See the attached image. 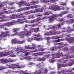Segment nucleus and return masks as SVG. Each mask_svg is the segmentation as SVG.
I'll return each instance as SVG.
<instances>
[{"mask_svg":"<svg viewBox=\"0 0 74 74\" xmlns=\"http://www.w3.org/2000/svg\"><path fill=\"white\" fill-rule=\"evenodd\" d=\"M30 30L29 32H28L27 30L26 29H24L25 31H21V34H22V37H24L25 36H29L30 35L31 33H33L34 32V28H30Z\"/></svg>","mask_w":74,"mask_h":74,"instance_id":"f257e3e1","label":"nucleus"},{"mask_svg":"<svg viewBox=\"0 0 74 74\" xmlns=\"http://www.w3.org/2000/svg\"><path fill=\"white\" fill-rule=\"evenodd\" d=\"M16 21H12L11 22L5 23L3 24L2 25H0V28H1V29H4V26L10 27L11 26H13V25H14L15 24H16Z\"/></svg>","mask_w":74,"mask_h":74,"instance_id":"f03ea898","label":"nucleus"},{"mask_svg":"<svg viewBox=\"0 0 74 74\" xmlns=\"http://www.w3.org/2000/svg\"><path fill=\"white\" fill-rule=\"evenodd\" d=\"M52 55H56V57L57 58H61L62 56H66L65 58L66 59H71L72 58H74V55L72 56H69L68 55H64L62 53H57L56 54H52Z\"/></svg>","mask_w":74,"mask_h":74,"instance_id":"7ed1b4c3","label":"nucleus"},{"mask_svg":"<svg viewBox=\"0 0 74 74\" xmlns=\"http://www.w3.org/2000/svg\"><path fill=\"white\" fill-rule=\"evenodd\" d=\"M43 69H44V68H41L40 70H39L38 71L37 70H36L34 72L31 73H27V70H25L24 71H21L20 72H19V73L20 74H40L42 73L41 71H42V70H43Z\"/></svg>","mask_w":74,"mask_h":74,"instance_id":"20e7f679","label":"nucleus"},{"mask_svg":"<svg viewBox=\"0 0 74 74\" xmlns=\"http://www.w3.org/2000/svg\"><path fill=\"white\" fill-rule=\"evenodd\" d=\"M10 33L9 31H6L5 32H3L1 33V34H0V37H6L7 36H9L11 34H9Z\"/></svg>","mask_w":74,"mask_h":74,"instance_id":"39448f33","label":"nucleus"},{"mask_svg":"<svg viewBox=\"0 0 74 74\" xmlns=\"http://www.w3.org/2000/svg\"><path fill=\"white\" fill-rule=\"evenodd\" d=\"M23 14H21L20 15L15 14L12 15V19H16V18H26V16L23 15ZM23 15V16H22Z\"/></svg>","mask_w":74,"mask_h":74,"instance_id":"423d86ee","label":"nucleus"},{"mask_svg":"<svg viewBox=\"0 0 74 74\" xmlns=\"http://www.w3.org/2000/svg\"><path fill=\"white\" fill-rule=\"evenodd\" d=\"M18 4L20 7L22 5H25V6H30V4L29 3H27L25 1H21L18 3Z\"/></svg>","mask_w":74,"mask_h":74,"instance_id":"0eeeda50","label":"nucleus"},{"mask_svg":"<svg viewBox=\"0 0 74 74\" xmlns=\"http://www.w3.org/2000/svg\"><path fill=\"white\" fill-rule=\"evenodd\" d=\"M13 53H14V52L12 51H8L4 53V52L2 51L0 53V58L3 57V56H8V55H9L10 54H12Z\"/></svg>","mask_w":74,"mask_h":74,"instance_id":"6e6552de","label":"nucleus"},{"mask_svg":"<svg viewBox=\"0 0 74 74\" xmlns=\"http://www.w3.org/2000/svg\"><path fill=\"white\" fill-rule=\"evenodd\" d=\"M62 23H60V24H59L58 25H56V26H53L51 27L48 28H47V30H49L50 29H53V30L54 31L55 30L59 29V27H60V26H62Z\"/></svg>","mask_w":74,"mask_h":74,"instance_id":"1a4fd4ad","label":"nucleus"},{"mask_svg":"<svg viewBox=\"0 0 74 74\" xmlns=\"http://www.w3.org/2000/svg\"><path fill=\"white\" fill-rule=\"evenodd\" d=\"M32 47H30L29 46L25 47V49H34L36 48V45L33 44L32 45Z\"/></svg>","mask_w":74,"mask_h":74,"instance_id":"9d476101","label":"nucleus"},{"mask_svg":"<svg viewBox=\"0 0 74 74\" xmlns=\"http://www.w3.org/2000/svg\"><path fill=\"white\" fill-rule=\"evenodd\" d=\"M21 32H21L20 33H18V32H16L15 34H12L11 35V36L12 37H14V36H16V35H18V36H20V37L21 38H23L24 37H22V34H21Z\"/></svg>","mask_w":74,"mask_h":74,"instance_id":"9b49d317","label":"nucleus"},{"mask_svg":"<svg viewBox=\"0 0 74 74\" xmlns=\"http://www.w3.org/2000/svg\"><path fill=\"white\" fill-rule=\"evenodd\" d=\"M13 61L11 59H5V60H2V63H7L8 62H13Z\"/></svg>","mask_w":74,"mask_h":74,"instance_id":"f8f14e48","label":"nucleus"},{"mask_svg":"<svg viewBox=\"0 0 74 74\" xmlns=\"http://www.w3.org/2000/svg\"><path fill=\"white\" fill-rule=\"evenodd\" d=\"M17 50H18V52H21L22 53H26L27 52V51L25 49H19V48H17Z\"/></svg>","mask_w":74,"mask_h":74,"instance_id":"ddd939ff","label":"nucleus"},{"mask_svg":"<svg viewBox=\"0 0 74 74\" xmlns=\"http://www.w3.org/2000/svg\"><path fill=\"white\" fill-rule=\"evenodd\" d=\"M68 66L67 64H58V69H60L62 67H64Z\"/></svg>","mask_w":74,"mask_h":74,"instance_id":"4468645a","label":"nucleus"},{"mask_svg":"<svg viewBox=\"0 0 74 74\" xmlns=\"http://www.w3.org/2000/svg\"><path fill=\"white\" fill-rule=\"evenodd\" d=\"M50 10H60V8L59 6H56L55 5L52 6L51 8H49Z\"/></svg>","mask_w":74,"mask_h":74,"instance_id":"2eb2a0df","label":"nucleus"},{"mask_svg":"<svg viewBox=\"0 0 74 74\" xmlns=\"http://www.w3.org/2000/svg\"><path fill=\"white\" fill-rule=\"evenodd\" d=\"M30 8H31V9H33V8H34L33 6H31L30 7H26L21 8V10H29V9H30Z\"/></svg>","mask_w":74,"mask_h":74,"instance_id":"dca6fc26","label":"nucleus"},{"mask_svg":"<svg viewBox=\"0 0 74 74\" xmlns=\"http://www.w3.org/2000/svg\"><path fill=\"white\" fill-rule=\"evenodd\" d=\"M34 40H36V41H40L43 40V39L42 38H41L35 37L34 38Z\"/></svg>","mask_w":74,"mask_h":74,"instance_id":"f3484780","label":"nucleus"},{"mask_svg":"<svg viewBox=\"0 0 74 74\" xmlns=\"http://www.w3.org/2000/svg\"><path fill=\"white\" fill-rule=\"evenodd\" d=\"M49 36H51V35H56V34H58V32H52V31H49Z\"/></svg>","mask_w":74,"mask_h":74,"instance_id":"a211bd4d","label":"nucleus"},{"mask_svg":"<svg viewBox=\"0 0 74 74\" xmlns=\"http://www.w3.org/2000/svg\"><path fill=\"white\" fill-rule=\"evenodd\" d=\"M5 73V74H8V73L10 74H12L14 73V72L10 70H8Z\"/></svg>","mask_w":74,"mask_h":74,"instance_id":"6ab92c4d","label":"nucleus"},{"mask_svg":"<svg viewBox=\"0 0 74 74\" xmlns=\"http://www.w3.org/2000/svg\"><path fill=\"white\" fill-rule=\"evenodd\" d=\"M6 4H8V5H13L14 4H15V3L11 2V1H8L6 2Z\"/></svg>","mask_w":74,"mask_h":74,"instance_id":"aec40b11","label":"nucleus"},{"mask_svg":"<svg viewBox=\"0 0 74 74\" xmlns=\"http://www.w3.org/2000/svg\"><path fill=\"white\" fill-rule=\"evenodd\" d=\"M25 41L23 40V41H20L17 40L16 41V44H22L23 43H25Z\"/></svg>","mask_w":74,"mask_h":74,"instance_id":"412c9836","label":"nucleus"},{"mask_svg":"<svg viewBox=\"0 0 74 74\" xmlns=\"http://www.w3.org/2000/svg\"><path fill=\"white\" fill-rule=\"evenodd\" d=\"M71 61L72 62H69L67 64L68 66H72V65H73V64H74V60H72Z\"/></svg>","mask_w":74,"mask_h":74,"instance_id":"4be33fe9","label":"nucleus"},{"mask_svg":"<svg viewBox=\"0 0 74 74\" xmlns=\"http://www.w3.org/2000/svg\"><path fill=\"white\" fill-rule=\"evenodd\" d=\"M67 31H68V32H73V31H74V30L73 29H71L70 27H68Z\"/></svg>","mask_w":74,"mask_h":74,"instance_id":"5701e85b","label":"nucleus"},{"mask_svg":"<svg viewBox=\"0 0 74 74\" xmlns=\"http://www.w3.org/2000/svg\"><path fill=\"white\" fill-rule=\"evenodd\" d=\"M50 0H44V1L45 3H48L49 2V1ZM52 2H55V0H50Z\"/></svg>","mask_w":74,"mask_h":74,"instance_id":"b1692460","label":"nucleus"},{"mask_svg":"<svg viewBox=\"0 0 74 74\" xmlns=\"http://www.w3.org/2000/svg\"><path fill=\"white\" fill-rule=\"evenodd\" d=\"M38 32H39V27L34 28V32L35 33H37Z\"/></svg>","mask_w":74,"mask_h":74,"instance_id":"393cba45","label":"nucleus"},{"mask_svg":"<svg viewBox=\"0 0 74 74\" xmlns=\"http://www.w3.org/2000/svg\"><path fill=\"white\" fill-rule=\"evenodd\" d=\"M3 14H8V12L7 11L1 12L0 13V16H1V15Z\"/></svg>","mask_w":74,"mask_h":74,"instance_id":"a878e982","label":"nucleus"},{"mask_svg":"<svg viewBox=\"0 0 74 74\" xmlns=\"http://www.w3.org/2000/svg\"><path fill=\"white\" fill-rule=\"evenodd\" d=\"M35 21L36 22H38V21H41V20H42V19H41V18L38 17L36 19H35Z\"/></svg>","mask_w":74,"mask_h":74,"instance_id":"bb28decb","label":"nucleus"},{"mask_svg":"<svg viewBox=\"0 0 74 74\" xmlns=\"http://www.w3.org/2000/svg\"><path fill=\"white\" fill-rule=\"evenodd\" d=\"M67 17L69 18H73V16L71 14H69L67 16Z\"/></svg>","mask_w":74,"mask_h":74,"instance_id":"cd10ccee","label":"nucleus"},{"mask_svg":"<svg viewBox=\"0 0 74 74\" xmlns=\"http://www.w3.org/2000/svg\"><path fill=\"white\" fill-rule=\"evenodd\" d=\"M19 63H18V64H13V66H16L17 68H18V69H20L21 68V67L19 66Z\"/></svg>","mask_w":74,"mask_h":74,"instance_id":"c85d7f7f","label":"nucleus"},{"mask_svg":"<svg viewBox=\"0 0 74 74\" xmlns=\"http://www.w3.org/2000/svg\"><path fill=\"white\" fill-rule=\"evenodd\" d=\"M16 39H13L11 41V42L12 44H16Z\"/></svg>","mask_w":74,"mask_h":74,"instance_id":"c756f323","label":"nucleus"},{"mask_svg":"<svg viewBox=\"0 0 74 74\" xmlns=\"http://www.w3.org/2000/svg\"><path fill=\"white\" fill-rule=\"evenodd\" d=\"M54 20V19L53 18H52L51 17V18H49V22H53V21Z\"/></svg>","mask_w":74,"mask_h":74,"instance_id":"7c9ffc66","label":"nucleus"},{"mask_svg":"<svg viewBox=\"0 0 74 74\" xmlns=\"http://www.w3.org/2000/svg\"><path fill=\"white\" fill-rule=\"evenodd\" d=\"M38 49L39 50V51H45V49L43 48H38Z\"/></svg>","mask_w":74,"mask_h":74,"instance_id":"2f4dec72","label":"nucleus"},{"mask_svg":"<svg viewBox=\"0 0 74 74\" xmlns=\"http://www.w3.org/2000/svg\"><path fill=\"white\" fill-rule=\"evenodd\" d=\"M59 21H60V22H63V21L62 24L65 22V21H64V19L63 18H62L61 19H60L59 20Z\"/></svg>","mask_w":74,"mask_h":74,"instance_id":"473e14b6","label":"nucleus"},{"mask_svg":"<svg viewBox=\"0 0 74 74\" xmlns=\"http://www.w3.org/2000/svg\"><path fill=\"white\" fill-rule=\"evenodd\" d=\"M13 32L14 33L16 32L17 31H18V28H14L13 29Z\"/></svg>","mask_w":74,"mask_h":74,"instance_id":"72a5a7b5","label":"nucleus"},{"mask_svg":"<svg viewBox=\"0 0 74 74\" xmlns=\"http://www.w3.org/2000/svg\"><path fill=\"white\" fill-rule=\"evenodd\" d=\"M58 16V14H53L52 16L51 17L53 18V19L54 18H56V17H57Z\"/></svg>","mask_w":74,"mask_h":74,"instance_id":"f704fd0d","label":"nucleus"},{"mask_svg":"<svg viewBox=\"0 0 74 74\" xmlns=\"http://www.w3.org/2000/svg\"><path fill=\"white\" fill-rule=\"evenodd\" d=\"M50 14V13H49V12H45L44 13V15H48Z\"/></svg>","mask_w":74,"mask_h":74,"instance_id":"c9c22d12","label":"nucleus"},{"mask_svg":"<svg viewBox=\"0 0 74 74\" xmlns=\"http://www.w3.org/2000/svg\"><path fill=\"white\" fill-rule=\"evenodd\" d=\"M61 14H62V15H64V14H68V12L67 11H65L64 12H62Z\"/></svg>","mask_w":74,"mask_h":74,"instance_id":"e433bc0d","label":"nucleus"},{"mask_svg":"<svg viewBox=\"0 0 74 74\" xmlns=\"http://www.w3.org/2000/svg\"><path fill=\"white\" fill-rule=\"evenodd\" d=\"M42 10H36V11L35 12H42Z\"/></svg>","mask_w":74,"mask_h":74,"instance_id":"4c0bfd02","label":"nucleus"},{"mask_svg":"<svg viewBox=\"0 0 74 74\" xmlns=\"http://www.w3.org/2000/svg\"><path fill=\"white\" fill-rule=\"evenodd\" d=\"M69 42L70 44H71L72 43H73V42H74V40L70 39L69 40Z\"/></svg>","mask_w":74,"mask_h":74,"instance_id":"58836bf2","label":"nucleus"},{"mask_svg":"<svg viewBox=\"0 0 74 74\" xmlns=\"http://www.w3.org/2000/svg\"><path fill=\"white\" fill-rule=\"evenodd\" d=\"M36 22L35 19L30 21V23H35Z\"/></svg>","mask_w":74,"mask_h":74,"instance_id":"ea45409f","label":"nucleus"},{"mask_svg":"<svg viewBox=\"0 0 74 74\" xmlns=\"http://www.w3.org/2000/svg\"><path fill=\"white\" fill-rule=\"evenodd\" d=\"M70 21V23H73V22H74V19H71Z\"/></svg>","mask_w":74,"mask_h":74,"instance_id":"a19ab883","label":"nucleus"},{"mask_svg":"<svg viewBox=\"0 0 74 74\" xmlns=\"http://www.w3.org/2000/svg\"><path fill=\"white\" fill-rule=\"evenodd\" d=\"M34 36L35 37H39L40 36V34H35L34 35Z\"/></svg>","mask_w":74,"mask_h":74,"instance_id":"79ce46f5","label":"nucleus"},{"mask_svg":"<svg viewBox=\"0 0 74 74\" xmlns=\"http://www.w3.org/2000/svg\"><path fill=\"white\" fill-rule=\"evenodd\" d=\"M37 54L38 55H43V54H44V52H39V53H38Z\"/></svg>","mask_w":74,"mask_h":74,"instance_id":"37998d69","label":"nucleus"},{"mask_svg":"<svg viewBox=\"0 0 74 74\" xmlns=\"http://www.w3.org/2000/svg\"><path fill=\"white\" fill-rule=\"evenodd\" d=\"M32 3H33V4H38V1L37 0L33 1Z\"/></svg>","mask_w":74,"mask_h":74,"instance_id":"c03bdc74","label":"nucleus"},{"mask_svg":"<svg viewBox=\"0 0 74 74\" xmlns=\"http://www.w3.org/2000/svg\"><path fill=\"white\" fill-rule=\"evenodd\" d=\"M8 67L10 69H15L14 67L10 65L8 66Z\"/></svg>","mask_w":74,"mask_h":74,"instance_id":"a18cd8bd","label":"nucleus"},{"mask_svg":"<svg viewBox=\"0 0 74 74\" xmlns=\"http://www.w3.org/2000/svg\"><path fill=\"white\" fill-rule=\"evenodd\" d=\"M39 52V50L38 49H35L33 51H32V52Z\"/></svg>","mask_w":74,"mask_h":74,"instance_id":"49530a36","label":"nucleus"},{"mask_svg":"<svg viewBox=\"0 0 74 74\" xmlns=\"http://www.w3.org/2000/svg\"><path fill=\"white\" fill-rule=\"evenodd\" d=\"M7 21V20L5 19H1L0 20V22H3L5 21Z\"/></svg>","mask_w":74,"mask_h":74,"instance_id":"de8ad7c7","label":"nucleus"},{"mask_svg":"<svg viewBox=\"0 0 74 74\" xmlns=\"http://www.w3.org/2000/svg\"><path fill=\"white\" fill-rule=\"evenodd\" d=\"M59 37L58 38V40H55L54 41V42H60V40H59Z\"/></svg>","mask_w":74,"mask_h":74,"instance_id":"09e8293b","label":"nucleus"},{"mask_svg":"<svg viewBox=\"0 0 74 74\" xmlns=\"http://www.w3.org/2000/svg\"><path fill=\"white\" fill-rule=\"evenodd\" d=\"M3 69H5V68L3 66H0V70H1Z\"/></svg>","mask_w":74,"mask_h":74,"instance_id":"8fccbe9b","label":"nucleus"},{"mask_svg":"<svg viewBox=\"0 0 74 74\" xmlns=\"http://www.w3.org/2000/svg\"><path fill=\"white\" fill-rule=\"evenodd\" d=\"M45 36H49V32L45 33Z\"/></svg>","mask_w":74,"mask_h":74,"instance_id":"3c124183","label":"nucleus"},{"mask_svg":"<svg viewBox=\"0 0 74 74\" xmlns=\"http://www.w3.org/2000/svg\"><path fill=\"white\" fill-rule=\"evenodd\" d=\"M37 60L38 61H42L41 58H38Z\"/></svg>","mask_w":74,"mask_h":74,"instance_id":"603ef678","label":"nucleus"},{"mask_svg":"<svg viewBox=\"0 0 74 74\" xmlns=\"http://www.w3.org/2000/svg\"><path fill=\"white\" fill-rule=\"evenodd\" d=\"M45 57H46V58H48L50 57V55L49 54L47 55V56H45Z\"/></svg>","mask_w":74,"mask_h":74,"instance_id":"864d4df0","label":"nucleus"},{"mask_svg":"<svg viewBox=\"0 0 74 74\" xmlns=\"http://www.w3.org/2000/svg\"><path fill=\"white\" fill-rule=\"evenodd\" d=\"M42 61H45V58L43 57L41 58Z\"/></svg>","mask_w":74,"mask_h":74,"instance_id":"5fc2aeb1","label":"nucleus"},{"mask_svg":"<svg viewBox=\"0 0 74 74\" xmlns=\"http://www.w3.org/2000/svg\"><path fill=\"white\" fill-rule=\"evenodd\" d=\"M26 19H27V18H25L23 19L21 18L19 20V21H24V20H26Z\"/></svg>","mask_w":74,"mask_h":74,"instance_id":"6e6d98bb","label":"nucleus"},{"mask_svg":"<svg viewBox=\"0 0 74 74\" xmlns=\"http://www.w3.org/2000/svg\"><path fill=\"white\" fill-rule=\"evenodd\" d=\"M45 73L46 74H47L48 73V69H45Z\"/></svg>","mask_w":74,"mask_h":74,"instance_id":"4d7b16f0","label":"nucleus"},{"mask_svg":"<svg viewBox=\"0 0 74 74\" xmlns=\"http://www.w3.org/2000/svg\"><path fill=\"white\" fill-rule=\"evenodd\" d=\"M70 49H71V50H72L73 51V52H74V47H72Z\"/></svg>","mask_w":74,"mask_h":74,"instance_id":"13d9d810","label":"nucleus"},{"mask_svg":"<svg viewBox=\"0 0 74 74\" xmlns=\"http://www.w3.org/2000/svg\"><path fill=\"white\" fill-rule=\"evenodd\" d=\"M65 22H66V23L68 24H69V23H70V20H69H69H66Z\"/></svg>","mask_w":74,"mask_h":74,"instance_id":"bf43d9fd","label":"nucleus"},{"mask_svg":"<svg viewBox=\"0 0 74 74\" xmlns=\"http://www.w3.org/2000/svg\"><path fill=\"white\" fill-rule=\"evenodd\" d=\"M36 26V24H33L32 25L30 26H31L32 27H35Z\"/></svg>","mask_w":74,"mask_h":74,"instance_id":"052dcab7","label":"nucleus"},{"mask_svg":"<svg viewBox=\"0 0 74 74\" xmlns=\"http://www.w3.org/2000/svg\"><path fill=\"white\" fill-rule=\"evenodd\" d=\"M2 18H3V19H5V18H7V17L4 15H2Z\"/></svg>","mask_w":74,"mask_h":74,"instance_id":"680f3d73","label":"nucleus"},{"mask_svg":"<svg viewBox=\"0 0 74 74\" xmlns=\"http://www.w3.org/2000/svg\"><path fill=\"white\" fill-rule=\"evenodd\" d=\"M58 16H62L63 14H57Z\"/></svg>","mask_w":74,"mask_h":74,"instance_id":"e2e57ef3","label":"nucleus"},{"mask_svg":"<svg viewBox=\"0 0 74 74\" xmlns=\"http://www.w3.org/2000/svg\"><path fill=\"white\" fill-rule=\"evenodd\" d=\"M72 70H68L67 71V73H70V72H72Z\"/></svg>","mask_w":74,"mask_h":74,"instance_id":"0e129e2a","label":"nucleus"},{"mask_svg":"<svg viewBox=\"0 0 74 74\" xmlns=\"http://www.w3.org/2000/svg\"><path fill=\"white\" fill-rule=\"evenodd\" d=\"M51 50L52 51H55V47H52L51 49Z\"/></svg>","mask_w":74,"mask_h":74,"instance_id":"69168bd1","label":"nucleus"},{"mask_svg":"<svg viewBox=\"0 0 74 74\" xmlns=\"http://www.w3.org/2000/svg\"><path fill=\"white\" fill-rule=\"evenodd\" d=\"M25 15H28L29 14V12H25Z\"/></svg>","mask_w":74,"mask_h":74,"instance_id":"338daca9","label":"nucleus"},{"mask_svg":"<svg viewBox=\"0 0 74 74\" xmlns=\"http://www.w3.org/2000/svg\"><path fill=\"white\" fill-rule=\"evenodd\" d=\"M3 6H4V5H3L2 4H0V8H1L3 7Z\"/></svg>","mask_w":74,"mask_h":74,"instance_id":"774afa93","label":"nucleus"}]
</instances>
